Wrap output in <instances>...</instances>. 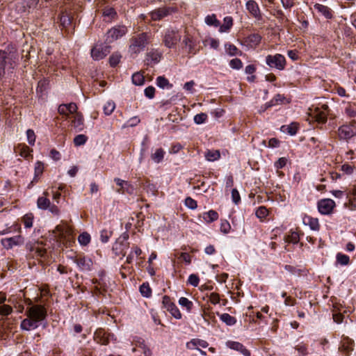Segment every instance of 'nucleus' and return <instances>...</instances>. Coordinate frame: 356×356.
<instances>
[{"instance_id":"obj_51","label":"nucleus","mask_w":356,"mask_h":356,"mask_svg":"<svg viewBox=\"0 0 356 356\" xmlns=\"http://www.w3.org/2000/svg\"><path fill=\"white\" fill-rule=\"evenodd\" d=\"M121 56L119 54H113L109 58V63L112 67L117 65L120 61Z\"/></svg>"},{"instance_id":"obj_60","label":"nucleus","mask_w":356,"mask_h":356,"mask_svg":"<svg viewBox=\"0 0 356 356\" xmlns=\"http://www.w3.org/2000/svg\"><path fill=\"white\" fill-rule=\"evenodd\" d=\"M283 99H284L283 96L278 94V95H275L274 97V98L269 103H268L266 104V107L268 108L272 106H274V105L277 104L279 102H282Z\"/></svg>"},{"instance_id":"obj_34","label":"nucleus","mask_w":356,"mask_h":356,"mask_svg":"<svg viewBox=\"0 0 356 356\" xmlns=\"http://www.w3.org/2000/svg\"><path fill=\"white\" fill-rule=\"evenodd\" d=\"M115 108V104L113 101H107L103 106V111L106 115H110Z\"/></svg>"},{"instance_id":"obj_19","label":"nucleus","mask_w":356,"mask_h":356,"mask_svg":"<svg viewBox=\"0 0 356 356\" xmlns=\"http://www.w3.org/2000/svg\"><path fill=\"white\" fill-rule=\"evenodd\" d=\"M114 181L116 183L118 186L120 187L117 191L118 193L124 194V193H127L131 194L133 193L134 188L128 181L122 180L120 178H115Z\"/></svg>"},{"instance_id":"obj_40","label":"nucleus","mask_w":356,"mask_h":356,"mask_svg":"<svg viewBox=\"0 0 356 356\" xmlns=\"http://www.w3.org/2000/svg\"><path fill=\"white\" fill-rule=\"evenodd\" d=\"M231 348L232 349H234V350L241 352L242 354L245 356H250V351L248 349H246L241 343H240L238 342H234L232 344Z\"/></svg>"},{"instance_id":"obj_15","label":"nucleus","mask_w":356,"mask_h":356,"mask_svg":"<svg viewBox=\"0 0 356 356\" xmlns=\"http://www.w3.org/2000/svg\"><path fill=\"white\" fill-rule=\"evenodd\" d=\"M114 335L106 332L102 329H98L94 334V339L97 343L102 345H107L110 340L113 339Z\"/></svg>"},{"instance_id":"obj_8","label":"nucleus","mask_w":356,"mask_h":356,"mask_svg":"<svg viewBox=\"0 0 356 356\" xmlns=\"http://www.w3.org/2000/svg\"><path fill=\"white\" fill-rule=\"evenodd\" d=\"M162 304L163 307L168 311L174 318L176 319L181 318L182 315L179 309L176 305L172 302L169 296H164L163 297Z\"/></svg>"},{"instance_id":"obj_44","label":"nucleus","mask_w":356,"mask_h":356,"mask_svg":"<svg viewBox=\"0 0 356 356\" xmlns=\"http://www.w3.org/2000/svg\"><path fill=\"white\" fill-rule=\"evenodd\" d=\"M78 241L81 245H87L90 242V236L87 232L81 234L78 237Z\"/></svg>"},{"instance_id":"obj_22","label":"nucleus","mask_w":356,"mask_h":356,"mask_svg":"<svg viewBox=\"0 0 356 356\" xmlns=\"http://www.w3.org/2000/svg\"><path fill=\"white\" fill-rule=\"evenodd\" d=\"M84 119L83 115L80 113H76L74 116V119L72 120V126L77 131H81L84 128Z\"/></svg>"},{"instance_id":"obj_39","label":"nucleus","mask_w":356,"mask_h":356,"mask_svg":"<svg viewBox=\"0 0 356 356\" xmlns=\"http://www.w3.org/2000/svg\"><path fill=\"white\" fill-rule=\"evenodd\" d=\"M17 149L19 150V155L25 159H27L32 152V149L26 145H19L17 147Z\"/></svg>"},{"instance_id":"obj_28","label":"nucleus","mask_w":356,"mask_h":356,"mask_svg":"<svg viewBox=\"0 0 356 356\" xmlns=\"http://www.w3.org/2000/svg\"><path fill=\"white\" fill-rule=\"evenodd\" d=\"M233 26V19L232 17H225L224 18V23L222 25L219 26V31L220 33L227 32Z\"/></svg>"},{"instance_id":"obj_42","label":"nucleus","mask_w":356,"mask_h":356,"mask_svg":"<svg viewBox=\"0 0 356 356\" xmlns=\"http://www.w3.org/2000/svg\"><path fill=\"white\" fill-rule=\"evenodd\" d=\"M34 216L33 213H26L23 217V222L26 228H31L33 226Z\"/></svg>"},{"instance_id":"obj_24","label":"nucleus","mask_w":356,"mask_h":356,"mask_svg":"<svg viewBox=\"0 0 356 356\" xmlns=\"http://www.w3.org/2000/svg\"><path fill=\"white\" fill-rule=\"evenodd\" d=\"M44 196L39 197L37 200V206L40 209L47 210L48 207H49V204H51L50 200L47 197L49 195L48 192L44 191L43 193Z\"/></svg>"},{"instance_id":"obj_26","label":"nucleus","mask_w":356,"mask_h":356,"mask_svg":"<svg viewBox=\"0 0 356 356\" xmlns=\"http://www.w3.org/2000/svg\"><path fill=\"white\" fill-rule=\"evenodd\" d=\"M314 8L327 19H331L332 17V11L327 6L317 3L314 5Z\"/></svg>"},{"instance_id":"obj_56","label":"nucleus","mask_w":356,"mask_h":356,"mask_svg":"<svg viewBox=\"0 0 356 356\" xmlns=\"http://www.w3.org/2000/svg\"><path fill=\"white\" fill-rule=\"evenodd\" d=\"M232 200L235 204H238L241 202V196L236 188L232 190Z\"/></svg>"},{"instance_id":"obj_46","label":"nucleus","mask_w":356,"mask_h":356,"mask_svg":"<svg viewBox=\"0 0 356 356\" xmlns=\"http://www.w3.org/2000/svg\"><path fill=\"white\" fill-rule=\"evenodd\" d=\"M88 140V137L84 134H79L74 138V143L76 146L84 145Z\"/></svg>"},{"instance_id":"obj_25","label":"nucleus","mask_w":356,"mask_h":356,"mask_svg":"<svg viewBox=\"0 0 356 356\" xmlns=\"http://www.w3.org/2000/svg\"><path fill=\"white\" fill-rule=\"evenodd\" d=\"M165 154V150L163 148L160 147L156 149L155 152L152 153L150 156L152 160L154 163H159L163 160Z\"/></svg>"},{"instance_id":"obj_12","label":"nucleus","mask_w":356,"mask_h":356,"mask_svg":"<svg viewBox=\"0 0 356 356\" xmlns=\"http://www.w3.org/2000/svg\"><path fill=\"white\" fill-rule=\"evenodd\" d=\"M318 211L323 215H329L332 213L335 207V202L331 199H323L318 202Z\"/></svg>"},{"instance_id":"obj_16","label":"nucleus","mask_w":356,"mask_h":356,"mask_svg":"<svg viewBox=\"0 0 356 356\" xmlns=\"http://www.w3.org/2000/svg\"><path fill=\"white\" fill-rule=\"evenodd\" d=\"M44 169V164L42 161H38L35 163L34 177H33L32 181H31V183L29 184V186H28L29 188H31L35 184L38 182V181L40 179V177L43 173Z\"/></svg>"},{"instance_id":"obj_57","label":"nucleus","mask_w":356,"mask_h":356,"mask_svg":"<svg viewBox=\"0 0 356 356\" xmlns=\"http://www.w3.org/2000/svg\"><path fill=\"white\" fill-rule=\"evenodd\" d=\"M111 236V232L110 231H108L106 229H103L101 231V233H100V239H101L102 242L106 243V242H108Z\"/></svg>"},{"instance_id":"obj_49","label":"nucleus","mask_w":356,"mask_h":356,"mask_svg":"<svg viewBox=\"0 0 356 356\" xmlns=\"http://www.w3.org/2000/svg\"><path fill=\"white\" fill-rule=\"evenodd\" d=\"M257 217L259 219H264L265 218L268 214V209L264 207H259L257 211H256V213H255Z\"/></svg>"},{"instance_id":"obj_33","label":"nucleus","mask_w":356,"mask_h":356,"mask_svg":"<svg viewBox=\"0 0 356 356\" xmlns=\"http://www.w3.org/2000/svg\"><path fill=\"white\" fill-rule=\"evenodd\" d=\"M205 23L209 26H213L214 27H218L220 24L219 20L217 19L216 15L215 14L207 15L205 17Z\"/></svg>"},{"instance_id":"obj_38","label":"nucleus","mask_w":356,"mask_h":356,"mask_svg":"<svg viewBox=\"0 0 356 356\" xmlns=\"http://www.w3.org/2000/svg\"><path fill=\"white\" fill-rule=\"evenodd\" d=\"M226 52L227 54H229L231 56H236V55H241L242 53L241 51L238 49V48L232 44H226L225 45Z\"/></svg>"},{"instance_id":"obj_53","label":"nucleus","mask_w":356,"mask_h":356,"mask_svg":"<svg viewBox=\"0 0 356 356\" xmlns=\"http://www.w3.org/2000/svg\"><path fill=\"white\" fill-rule=\"evenodd\" d=\"M26 136H27L28 143L31 145H33L35 144V138H36V136H35V134L33 130L28 129L26 131Z\"/></svg>"},{"instance_id":"obj_17","label":"nucleus","mask_w":356,"mask_h":356,"mask_svg":"<svg viewBox=\"0 0 356 356\" xmlns=\"http://www.w3.org/2000/svg\"><path fill=\"white\" fill-rule=\"evenodd\" d=\"M209 343L207 341L200 339H192L190 341L187 342L186 347L188 350H199L200 348H207Z\"/></svg>"},{"instance_id":"obj_2","label":"nucleus","mask_w":356,"mask_h":356,"mask_svg":"<svg viewBox=\"0 0 356 356\" xmlns=\"http://www.w3.org/2000/svg\"><path fill=\"white\" fill-rule=\"evenodd\" d=\"M148 43L149 36L147 33L134 35L129 40V53L131 56H136L145 50Z\"/></svg>"},{"instance_id":"obj_59","label":"nucleus","mask_w":356,"mask_h":356,"mask_svg":"<svg viewBox=\"0 0 356 356\" xmlns=\"http://www.w3.org/2000/svg\"><path fill=\"white\" fill-rule=\"evenodd\" d=\"M147 56L154 63H159L161 58V54L158 52H149L147 54Z\"/></svg>"},{"instance_id":"obj_18","label":"nucleus","mask_w":356,"mask_h":356,"mask_svg":"<svg viewBox=\"0 0 356 356\" xmlns=\"http://www.w3.org/2000/svg\"><path fill=\"white\" fill-rule=\"evenodd\" d=\"M246 9L254 18L257 19H261V12L258 4L253 0H249L245 4Z\"/></svg>"},{"instance_id":"obj_41","label":"nucleus","mask_w":356,"mask_h":356,"mask_svg":"<svg viewBox=\"0 0 356 356\" xmlns=\"http://www.w3.org/2000/svg\"><path fill=\"white\" fill-rule=\"evenodd\" d=\"M139 290H140V292L142 294V296L145 298H149L152 295V289L147 282L143 283L140 286Z\"/></svg>"},{"instance_id":"obj_43","label":"nucleus","mask_w":356,"mask_h":356,"mask_svg":"<svg viewBox=\"0 0 356 356\" xmlns=\"http://www.w3.org/2000/svg\"><path fill=\"white\" fill-rule=\"evenodd\" d=\"M13 307L10 305L3 304L0 305V316H8L13 313Z\"/></svg>"},{"instance_id":"obj_21","label":"nucleus","mask_w":356,"mask_h":356,"mask_svg":"<svg viewBox=\"0 0 356 356\" xmlns=\"http://www.w3.org/2000/svg\"><path fill=\"white\" fill-rule=\"evenodd\" d=\"M302 222L305 225H308L312 230L318 231L320 229L318 220L316 218L305 216L302 218Z\"/></svg>"},{"instance_id":"obj_7","label":"nucleus","mask_w":356,"mask_h":356,"mask_svg":"<svg viewBox=\"0 0 356 356\" xmlns=\"http://www.w3.org/2000/svg\"><path fill=\"white\" fill-rule=\"evenodd\" d=\"M111 52V47L106 44H97L91 49V56L95 60L105 58Z\"/></svg>"},{"instance_id":"obj_32","label":"nucleus","mask_w":356,"mask_h":356,"mask_svg":"<svg viewBox=\"0 0 356 356\" xmlns=\"http://www.w3.org/2000/svg\"><path fill=\"white\" fill-rule=\"evenodd\" d=\"M353 341L346 337L344 338V339L343 340V343L341 345V348L343 351H345L346 353H348L353 350Z\"/></svg>"},{"instance_id":"obj_62","label":"nucleus","mask_w":356,"mask_h":356,"mask_svg":"<svg viewBox=\"0 0 356 356\" xmlns=\"http://www.w3.org/2000/svg\"><path fill=\"white\" fill-rule=\"evenodd\" d=\"M220 298L218 293H211L209 296V301L213 305H216L220 302Z\"/></svg>"},{"instance_id":"obj_23","label":"nucleus","mask_w":356,"mask_h":356,"mask_svg":"<svg viewBox=\"0 0 356 356\" xmlns=\"http://www.w3.org/2000/svg\"><path fill=\"white\" fill-rule=\"evenodd\" d=\"M169 14V10L165 8H160L149 13L151 19L156 21L160 20Z\"/></svg>"},{"instance_id":"obj_20","label":"nucleus","mask_w":356,"mask_h":356,"mask_svg":"<svg viewBox=\"0 0 356 356\" xmlns=\"http://www.w3.org/2000/svg\"><path fill=\"white\" fill-rule=\"evenodd\" d=\"M261 40V36L258 33H252L248 35L245 40V42L246 45L250 48H256Z\"/></svg>"},{"instance_id":"obj_10","label":"nucleus","mask_w":356,"mask_h":356,"mask_svg":"<svg viewBox=\"0 0 356 356\" xmlns=\"http://www.w3.org/2000/svg\"><path fill=\"white\" fill-rule=\"evenodd\" d=\"M74 262L81 271H90L92 268L93 262L92 259L88 257L77 255L74 259Z\"/></svg>"},{"instance_id":"obj_29","label":"nucleus","mask_w":356,"mask_h":356,"mask_svg":"<svg viewBox=\"0 0 356 356\" xmlns=\"http://www.w3.org/2000/svg\"><path fill=\"white\" fill-rule=\"evenodd\" d=\"M26 248L31 252H35V255L38 257H44L46 253L45 249L35 245V244L27 243Z\"/></svg>"},{"instance_id":"obj_54","label":"nucleus","mask_w":356,"mask_h":356,"mask_svg":"<svg viewBox=\"0 0 356 356\" xmlns=\"http://www.w3.org/2000/svg\"><path fill=\"white\" fill-rule=\"evenodd\" d=\"M231 229V226L229 222L226 220H221L220 222V231L224 234H227L229 232Z\"/></svg>"},{"instance_id":"obj_36","label":"nucleus","mask_w":356,"mask_h":356,"mask_svg":"<svg viewBox=\"0 0 356 356\" xmlns=\"http://www.w3.org/2000/svg\"><path fill=\"white\" fill-rule=\"evenodd\" d=\"M220 156V152L218 150H208L205 153V157L209 161H215L218 160Z\"/></svg>"},{"instance_id":"obj_31","label":"nucleus","mask_w":356,"mask_h":356,"mask_svg":"<svg viewBox=\"0 0 356 356\" xmlns=\"http://www.w3.org/2000/svg\"><path fill=\"white\" fill-rule=\"evenodd\" d=\"M298 129V125L296 123H291L287 126H282L281 127V130L283 132H287L291 136H294L296 134Z\"/></svg>"},{"instance_id":"obj_30","label":"nucleus","mask_w":356,"mask_h":356,"mask_svg":"<svg viewBox=\"0 0 356 356\" xmlns=\"http://www.w3.org/2000/svg\"><path fill=\"white\" fill-rule=\"evenodd\" d=\"M219 317L223 323L229 326L234 325L236 323V319L227 313L219 314Z\"/></svg>"},{"instance_id":"obj_13","label":"nucleus","mask_w":356,"mask_h":356,"mask_svg":"<svg viewBox=\"0 0 356 356\" xmlns=\"http://www.w3.org/2000/svg\"><path fill=\"white\" fill-rule=\"evenodd\" d=\"M24 242V238L21 235L5 238L1 240V245L6 250L12 249L14 246L21 245Z\"/></svg>"},{"instance_id":"obj_37","label":"nucleus","mask_w":356,"mask_h":356,"mask_svg":"<svg viewBox=\"0 0 356 356\" xmlns=\"http://www.w3.org/2000/svg\"><path fill=\"white\" fill-rule=\"evenodd\" d=\"M337 263L341 266H346L350 262V258L348 255L341 252H338L336 256Z\"/></svg>"},{"instance_id":"obj_64","label":"nucleus","mask_w":356,"mask_h":356,"mask_svg":"<svg viewBox=\"0 0 356 356\" xmlns=\"http://www.w3.org/2000/svg\"><path fill=\"white\" fill-rule=\"evenodd\" d=\"M289 242L292 243H298L299 242V235L297 232H292L291 234L289 236L288 238Z\"/></svg>"},{"instance_id":"obj_47","label":"nucleus","mask_w":356,"mask_h":356,"mask_svg":"<svg viewBox=\"0 0 356 356\" xmlns=\"http://www.w3.org/2000/svg\"><path fill=\"white\" fill-rule=\"evenodd\" d=\"M60 22L63 27H67L71 24V18L68 14L63 13L60 17Z\"/></svg>"},{"instance_id":"obj_55","label":"nucleus","mask_w":356,"mask_h":356,"mask_svg":"<svg viewBox=\"0 0 356 356\" xmlns=\"http://www.w3.org/2000/svg\"><path fill=\"white\" fill-rule=\"evenodd\" d=\"M185 205L191 209H195L197 207V202L190 197L185 199Z\"/></svg>"},{"instance_id":"obj_1","label":"nucleus","mask_w":356,"mask_h":356,"mask_svg":"<svg viewBox=\"0 0 356 356\" xmlns=\"http://www.w3.org/2000/svg\"><path fill=\"white\" fill-rule=\"evenodd\" d=\"M27 318L22 321L20 327L23 330L29 331L39 327L40 323L44 321L47 316V309L41 305H31L26 309Z\"/></svg>"},{"instance_id":"obj_9","label":"nucleus","mask_w":356,"mask_h":356,"mask_svg":"<svg viewBox=\"0 0 356 356\" xmlns=\"http://www.w3.org/2000/svg\"><path fill=\"white\" fill-rule=\"evenodd\" d=\"M180 39L181 37L177 31L168 29L165 33L163 42L165 47L170 49L174 47Z\"/></svg>"},{"instance_id":"obj_48","label":"nucleus","mask_w":356,"mask_h":356,"mask_svg":"<svg viewBox=\"0 0 356 356\" xmlns=\"http://www.w3.org/2000/svg\"><path fill=\"white\" fill-rule=\"evenodd\" d=\"M229 66L234 70H240L243 67V63L239 58H233L229 61Z\"/></svg>"},{"instance_id":"obj_58","label":"nucleus","mask_w":356,"mask_h":356,"mask_svg":"<svg viewBox=\"0 0 356 356\" xmlns=\"http://www.w3.org/2000/svg\"><path fill=\"white\" fill-rule=\"evenodd\" d=\"M188 282L193 286H197L199 284L200 279L197 275L191 274L188 277Z\"/></svg>"},{"instance_id":"obj_11","label":"nucleus","mask_w":356,"mask_h":356,"mask_svg":"<svg viewBox=\"0 0 356 356\" xmlns=\"http://www.w3.org/2000/svg\"><path fill=\"white\" fill-rule=\"evenodd\" d=\"M323 110H321L319 108L316 107L314 109H310L309 115L311 118L318 123H325L327 121V113L326 112L328 106L323 105L322 106Z\"/></svg>"},{"instance_id":"obj_6","label":"nucleus","mask_w":356,"mask_h":356,"mask_svg":"<svg viewBox=\"0 0 356 356\" xmlns=\"http://www.w3.org/2000/svg\"><path fill=\"white\" fill-rule=\"evenodd\" d=\"M127 33L125 26H116L109 29L106 33V42L112 43L122 38Z\"/></svg>"},{"instance_id":"obj_27","label":"nucleus","mask_w":356,"mask_h":356,"mask_svg":"<svg viewBox=\"0 0 356 356\" xmlns=\"http://www.w3.org/2000/svg\"><path fill=\"white\" fill-rule=\"evenodd\" d=\"M202 218L207 223H211L218 218V213L214 210H210L202 214Z\"/></svg>"},{"instance_id":"obj_61","label":"nucleus","mask_w":356,"mask_h":356,"mask_svg":"<svg viewBox=\"0 0 356 356\" xmlns=\"http://www.w3.org/2000/svg\"><path fill=\"white\" fill-rule=\"evenodd\" d=\"M144 92L147 98L152 99L154 97L155 88L153 86H148L145 89Z\"/></svg>"},{"instance_id":"obj_3","label":"nucleus","mask_w":356,"mask_h":356,"mask_svg":"<svg viewBox=\"0 0 356 356\" xmlns=\"http://www.w3.org/2000/svg\"><path fill=\"white\" fill-rule=\"evenodd\" d=\"M337 136L339 140L346 141L356 136V121L352 120L340 126L337 129Z\"/></svg>"},{"instance_id":"obj_5","label":"nucleus","mask_w":356,"mask_h":356,"mask_svg":"<svg viewBox=\"0 0 356 356\" xmlns=\"http://www.w3.org/2000/svg\"><path fill=\"white\" fill-rule=\"evenodd\" d=\"M266 63L270 68H275L278 70H283L286 64L285 57L280 54L268 55L266 57Z\"/></svg>"},{"instance_id":"obj_63","label":"nucleus","mask_w":356,"mask_h":356,"mask_svg":"<svg viewBox=\"0 0 356 356\" xmlns=\"http://www.w3.org/2000/svg\"><path fill=\"white\" fill-rule=\"evenodd\" d=\"M66 106L67 107V110L70 113H72V114L74 113L75 115H76V113H79L77 112L78 107L75 103H70V104H66Z\"/></svg>"},{"instance_id":"obj_45","label":"nucleus","mask_w":356,"mask_h":356,"mask_svg":"<svg viewBox=\"0 0 356 356\" xmlns=\"http://www.w3.org/2000/svg\"><path fill=\"white\" fill-rule=\"evenodd\" d=\"M179 304L181 307H186L188 312H190L191 310L193 305V302L185 297H181L179 298Z\"/></svg>"},{"instance_id":"obj_4","label":"nucleus","mask_w":356,"mask_h":356,"mask_svg":"<svg viewBox=\"0 0 356 356\" xmlns=\"http://www.w3.org/2000/svg\"><path fill=\"white\" fill-rule=\"evenodd\" d=\"M16 56L14 53H7L5 51H0V79L5 73V68L7 65H9V69H14L15 66Z\"/></svg>"},{"instance_id":"obj_50","label":"nucleus","mask_w":356,"mask_h":356,"mask_svg":"<svg viewBox=\"0 0 356 356\" xmlns=\"http://www.w3.org/2000/svg\"><path fill=\"white\" fill-rule=\"evenodd\" d=\"M207 120V115L204 113H201L194 116V122L197 124H201L206 122Z\"/></svg>"},{"instance_id":"obj_14","label":"nucleus","mask_w":356,"mask_h":356,"mask_svg":"<svg viewBox=\"0 0 356 356\" xmlns=\"http://www.w3.org/2000/svg\"><path fill=\"white\" fill-rule=\"evenodd\" d=\"M183 48L187 50V53L191 55H195L199 51L196 42L193 38L190 35H186L182 41Z\"/></svg>"},{"instance_id":"obj_35","label":"nucleus","mask_w":356,"mask_h":356,"mask_svg":"<svg viewBox=\"0 0 356 356\" xmlns=\"http://www.w3.org/2000/svg\"><path fill=\"white\" fill-rule=\"evenodd\" d=\"M132 83L136 86H142L145 83V76L140 72H136L131 77Z\"/></svg>"},{"instance_id":"obj_52","label":"nucleus","mask_w":356,"mask_h":356,"mask_svg":"<svg viewBox=\"0 0 356 356\" xmlns=\"http://www.w3.org/2000/svg\"><path fill=\"white\" fill-rule=\"evenodd\" d=\"M156 84L161 88H164L166 86H169V81L164 76H158L156 79Z\"/></svg>"}]
</instances>
